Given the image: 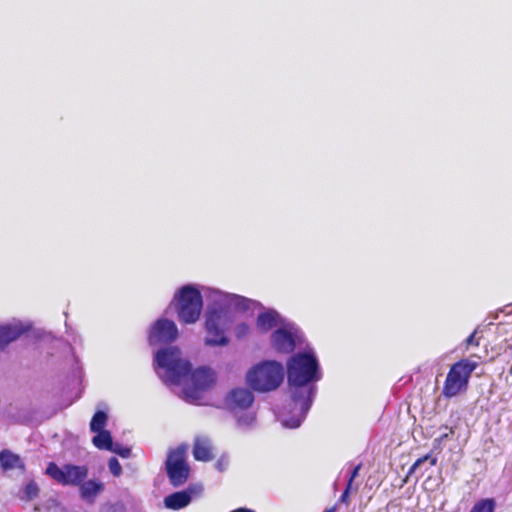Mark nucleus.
<instances>
[{"label":"nucleus","mask_w":512,"mask_h":512,"mask_svg":"<svg viewBox=\"0 0 512 512\" xmlns=\"http://www.w3.org/2000/svg\"><path fill=\"white\" fill-rule=\"evenodd\" d=\"M253 401V393L247 388L233 389L226 396V404L234 412L249 408Z\"/></svg>","instance_id":"obj_13"},{"label":"nucleus","mask_w":512,"mask_h":512,"mask_svg":"<svg viewBox=\"0 0 512 512\" xmlns=\"http://www.w3.org/2000/svg\"><path fill=\"white\" fill-rule=\"evenodd\" d=\"M289 320L281 317V315L274 309H265L260 312L256 319V328L263 333L272 329H277L283 323Z\"/></svg>","instance_id":"obj_14"},{"label":"nucleus","mask_w":512,"mask_h":512,"mask_svg":"<svg viewBox=\"0 0 512 512\" xmlns=\"http://www.w3.org/2000/svg\"><path fill=\"white\" fill-rule=\"evenodd\" d=\"M27 330V326L19 320L0 325V347L3 348L16 340Z\"/></svg>","instance_id":"obj_15"},{"label":"nucleus","mask_w":512,"mask_h":512,"mask_svg":"<svg viewBox=\"0 0 512 512\" xmlns=\"http://www.w3.org/2000/svg\"><path fill=\"white\" fill-rule=\"evenodd\" d=\"M470 512H476V511L472 508Z\"/></svg>","instance_id":"obj_36"},{"label":"nucleus","mask_w":512,"mask_h":512,"mask_svg":"<svg viewBox=\"0 0 512 512\" xmlns=\"http://www.w3.org/2000/svg\"><path fill=\"white\" fill-rule=\"evenodd\" d=\"M429 461L430 466H435L437 463V458L432 457L430 454H427L423 457H420L415 461V463L411 466L409 473H414L417 469H419L425 462Z\"/></svg>","instance_id":"obj_22"},{"label":"nucleus","mask_w":512,"mask_h":512,"mask_svg":"<svg viewBox=\"0 0 512 512\" xmlns=\"http://www.w3.org/2000/svg\"><path fill=\"white\" fill-rule=\"evenodd\" d=\"M237 427L242 431H247L255 427L256 417L252 412H245L236 416Z\"/></svg>","instance_id":"obj_20"},{"label":"nucleus","mask_w":512,"mask_h":512,"mask_svg":"<svg viewBox=\"0 0 512 512\" xmlns=\"http://www.w3.org/2000/svg\"><path fill=\"white\" fill-rule=\"evenodd\" d=\"M46 473L55 481L62 485H80L88 475L86 466L77 465H64L57 466L55 463H50L47 466Z\"/></svg>","instance_id":"obj_10"},{"label":"nucleus","mask_w":512,"mask_h":512,"mask_svg":"<svg viewBox=\"0 0 512 512\" xmlns=\"http://www.w3.org/2000/svg\"><path fill=\"white\" fill-rule=\"evenodd\" d=\"M109 451L114 452V453L118 454L119 456H121L123 458H128L130 456V453H131L130 448L122 447L121 445L114 444V443L112 445V448L109 449Z\"/></svg>","instance_id":"obj_26"},{"label":"nucleus","mask_w":512,"mask_h":512,"mask_svg":"<svg viewBox=\"0 0 512 512\" xmlns=\"http://www.w3.org/2000/svg\"><path fill=\"white\" fill-rule=\"evenodd\" d=\"M322 378L319 362L312 349L298 352L287 362V379L292 398L293 415H282V424L298 428L308 413L315 394L314 383Z\"/></svg>","instance_id":"obj_1"},{"label":"nucleus","mask_w":512,"mask_h":512,"mask_svg":"<svg viewBox=\"0 0 512 512\" xmlns=\"http://www.w3.org/2000/svg\"><path fill=\"white\" fill-rule=\"evenodd\" d=\"M473 509L476 512H493L494 501L492 499L481 500L473 506Z\"/></svg>","instance_id":"obj_23"},{"label":"nucleus","mask_w":512,"mask_h":512,"mask_svg":"<svg viewBox=\"0 0 512 512\" xmlns=\"http://www.w3.org/2000/svg\"><path fill=\"white\" fill-rule=\"evenodd\" d=\"M229 464V459L226 456L220 457L216 462V469L220 472H223L227 469Z\"/></svg>","instance_id":"obj_29"},{"label":"nucleus","mask_w":512,"mask_h":512,"mask_svg":"<svg viewBox=\"0 0 512 512\" xmlns=\"http://www.w3.org/2000/svg\"><path fill=\"white\" fill-rule=\"evenodd\" d=\"M178 329L176 324L168 319H158L150 328L148 341L152 346L167 344L176 340Z\"/></svg>","instance_id":"obj_11"},{"label":"nucleus","mask_w":512,"mask_h":512,"mask_svg":"<svg viewBox=\"0 0 512 512\" xmlns=\"http://www.w3.org/2000/svg\"><path fill=\"white\" fill-rule=\"evenodd\" d=\"M284 378L281 363L268 360L254 365L246 374L247 384L255 391L269 392L277 389Z\"/></svg>","instance_id":"obj_5"},{"label":"nucleus","mask_w":512,"mask_h":512,"mask_svg":"<svg viewBox=\"0 0 512 512\" xmlns=\"http://www.w3.org/2000/svg\"><path fill=\"white\" fill-rule=\"evenodd\" d=\"M250 327L248 324L241 322L235 326V336L238 339L244 338L249 334Z\"/></svg>","instance_id":"obj_25"},{"label":"nucleus","mask_w":512,"mask_h":512,"mask_svg":"<svg viewBox=\"0 0 512 512\" xmlns=\"http://www.w3.org/2000/svg\"><path fill=\"white\" fill-rule=\"evenodd\" d=\"M352 489V487H349V485H347L345 491L343 492V494L341 495L340 497V501L343 502V503H347V499H348V494H349V491Z\"/></svg>","instance_id":"obj_33"},{"label":"nucleus","mask_w":512,"mask_h":512,"mask_svg":"<svg viewBox=\"0 0 512 512\" xmlns=\"http://www.w3.org/2000/svg\"><path fill=\"white\" fill-rule=\"evenodd\" d=\"M203 487L201 485L189 486L186 490L172 493L164 498V505L171 510H180L190 504L194 497L201 495Z\"/></svg>","instance_id":"obj_12"},{"label":"nucleus","mask_w":512,"mask_h":512,"mask_svg":"<svg viewBox=\"0 0 512 512\" xmlns=\"http://www.w3.org/2000/svg\"><path fill=\"white\" fill-rule=\"evenodd\" d=\"M204 296L211 305L205 321V343L210 346H224L228 343L226 331L234 322V312H245L261 307V304L254 300L215 288L204 289Z\"/></svg>","instance_id":"obj_2"},{"label":"nucleus","mask_w":512,"mask_h":512,"mask_svg":"<svg viewBox=\"0 0 512 512\" xmlns=\"http://www.w3.org/2000/svg\"><path fill=\"white\" fill-rule=\"evenodd\" d=\"M104 485L101 482L88 480L80 484L81 498L88 503H94L97 495L102 492Z\"/></svg>","instance_id":"obj_17"},{"label":"nucleus","mask_w":512,"mask_h":512,"mask_svg":"<svg viewBox=\"0 0 512 512\" xmlns=\"http://www.w3.org/2000/svg\"><path fill=\"white\" fill-rule=\"evenodd\" d=\"M193 456L198 461H210L212 459L211 441L207 437H197L194 441Z\"/></svg>","instance_id":"obj_16"},{"label":"nucleus","mask_w":512,"mask_h":512,"mask_svg":"<svg viewBox=\"0 0 512 512\" xmlns=\"http://www.w3.org/2000/svg\"><path fill=\"white\" fill-rule=\"evenodd\" d=\"M476 367L477 363L469 359H462L453 364L446 376L442 394L447 398H452L465 390Z\"/></svg>","instance_id":"obj_7"},{"label":"nucleus","mask_w":512,"mask_h":512,"mask_svg":"<svg viewBox=\"0 0 512 512\" xmlns=\"http://www.w3.org/2000/svg\"><path fill=\"white\" fill-rule=\"evenodd\" d=\"M360 468H361V465L358 464L357 466L354 467V469L352 470V473L350 475V478H349V481H348V484L349 487H352V484H353V481L354 479L356 478V476L358 475L359 471H360Z\"/></svg>","instance_id":"obj_31"},{"label":"nucleus","mask_w":512,"mask_h":512,"mask_svg":"<svg viewBox=\"0 0 512 512\" xmlns=\"http://www.w3.org/2000/svg\"><path fill=\"white\" fill-rule=\"evenodd\" d=\"M335 511H336L335 507L324 510V512H335Z\"/></svg>","instance_id":"obj_34"},{"label":"nucleus","mask_w":512,"mask_h":512,"mask_svg":"<svg viewBox=\"0 0 512 512\" xmlns=\"http://www.w3.org/2000/svg\"><path fill=\"white\" fill-rule=\"evenodd\" d=\"M477 331H474L466 340H465V349L468 350L470 346H479V341L476 339Z\"/></svg>","instance_id":"obj_30"},{"label":"nucleus","mask_w":512,"mask_h":512,"mask_svg":"<svg viewBox=\"0 0 512 512\" xmlns=\"http://www.w3.org/2000/svg\"><path fill=\"white\" fill-rule=\"evenodd\" d=\"M215 381L213 370L201 367L189 372L184 382L180 385L177 394L188 403H196L201 399V394Z\"/></svg>","instance_id":"obj_6"},{"label":"nucleus","mask_w":512,"mask_h":512,"mask_svg":"<svg viewBox=\"0 0 512 512\" xmlns=\"http://www.w3.org/2000/svg\"><path fill=\"white\" fill-rule=\"evenodd\" d=\"M470 512H476V511L472 508Z\"/></svg>","instance_id":"obj_35"},{"label":"nucleus","mask_w":512,"mask_h":512,"mask_svg":"<svg viewBox=\"0 0 512 512\" xmlns=\"http://www.w3.org/2000/svg\"><path fill=\"white\" fill-rule=\"evenodd\" d=\"M110 472L115 476L119 477L122 473V467L117 458L112 457L108 462Z\"/></svg>","instance_id":"obj_24"},{"label":"nucleus","mask_w":512,"mask_h":512,"mask_svg":"<svg viewBox=\"0 0 512 512\" xmlns=\"http://www.w3.org/2000/svg\"><path fill=\"white\" fill-rule=\"evenodd\" d=\"M93 444L102 450H108L112 448L113 441L109 431L104 430L97 432L92 439Z\"/></svg>","instance_id":"obj_19"},{"label":"nucleus","mask_w":512,"mask_h":512,"mask_svg":"<svg viewBox=\"0 0 512 512\" xmlns=\"http://www.w3.org/2000/svg\"><path fill=\"white\" fill-rule=\"evenodd\" d=\"M0 463L5 470L23 468V463L20 457L8 450L0 453Z\"/></svg>","instance_id":"obj_18"},{"label":"nucleus","mask_w":512,"mask_h":512,"mask_svg":"<svg viewBox=\"0 0 512 512\" xmlns=\"http://www.w3.org/2000/svg\"><path fill=\"white\" fill-rule=\"evenodd\" d=\"M154 369L158 377L175 394L191 370L190 362L176 346L159 349L154 356Z\"/></svg>","instance_id":"obj_3"},{"label":"nucleus","mask_w":512,"mask_h":512,"mask_svg":"<svg viewBox=\"0 0 512 512\" xmlns=\"http://www.w3.org/2000/svg\"><path fill=\"white\" fill-rule=\"evenodd\" d=\"M108 416L104 411H97L90 422V430L94 433L104 431Z\"/></svg>","instance_id":"obj_21"},{"label":"nucleus","mask_w":512,"mask_h":512,"mask_svg":"<svg viewBox=\"0 0 512 512\" xmlns=\"http://www.w3.org/2000/svg\"><path fill=\"white\" fill-rule=\"evenodd\" d=\"M123 505L121 503L106 504L102 507V512H123Z\"/></svg>","instance_id":"obj_28"},{"label":"nucleus","mask_w":512,"mask_h":512,"mask_svg":"<svg viewBox=\"0 0 512 512\" xmlns=\"http://www.w3.org/2000/svg\"><path fill=\"white\" fill-rule=\"evenodd\" d=\"M303 343V332L291 321L283 323L271 334V345L280 353H291L295 348L301 347Z\"/></svg>","instance_id":"obj_8"},{"label":"nucleus","mask_w":512,"mask_h":512,"mask_svg":"<svg viewBox=\"0 0 512 512\" xmlns=\"http://www.w3.org/2000/svg\"><path fill=\"white\" fill-rule=\"evenodd\" d=\"M187 445H180L169 451L166 460V471L173 486H180L189 477V466L186 463Z\"/></svg>","instance_id":"obj_9"},{"label":"nucleus","mask_w":512,"mask_h":512,"mask_svg":"<svg viewBox=\"0 0 512 512\" xmlns=\"http://www.w3.org/2000/svg\"><path fill=\"white\" fill-rule=\"evenodd\" d=\"M452 434H454V430L450 428L449 432H445L441 434L438 438L435 439L436 442H443L448 439Z\"/></svg>","instance_id":"obj_32"},{"label":"nucleus","mask_w":512,"mask_h":512,"mask_svg":"<svg viewBox=\"0 0 512 512\" xmlns=\"http://www.w3.org/2000/svg\"><path fill=\"white\" fill-rule=\"evenodd\" d=\"M25 495L27 499H32L38 494V486L34 482H30L25 487Z\"/></svg>","instance_id":"obj_27"},{"label":"nucleus","mask_w":512,"mask_h":512,"mask_svg":"<svg viewBox=\"0 0 512 512\" xmlns=\"http://www.w3.org/2000/svg\"><path fill=\"white\" fill-rule=\"evenodd\" d=\"M206 286L186 284L176 290L171 305L175 307L178 319L193 324L200 318L203 309V295Z\"/></svg>","instance_id":"obj_4"}]
</instances>
